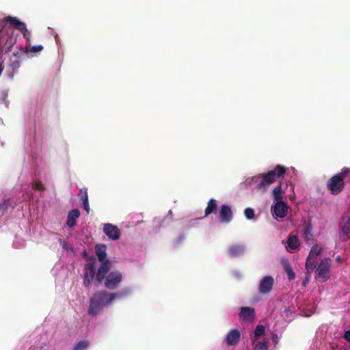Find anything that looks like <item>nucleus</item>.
I'll use <instances>...</instances> for the list:
<instances>
[{
	"instance_id": "obj_1",
	"label": "nucleus",
	"mask_w": 350,
	"mask_h": 350,
	"mask_svg": "<svg viewBox=\"0 0 350 350\" xmlns=\"http://www.w3.org/2000/svg\"><path fill=\"white\" fill-rule=\"evenodd\" d=\"M111 267L110 261L101 263L98 269L96 280L98 283L103 282L104 286L109 290H116L122 282V275L118 271H109Z\"/></svg>"
},
{
	"instance_id": "obj_2",
	"label": "nucleus",
	"mask_w": 350,
	"mask_h": 350,
	"mask_svg": "<svg viewBox=\"0 0 350 350\" xmlns=\"http://www.w3.org/2000/svg\"><path fill=\"white\" fill-rule=\"evenodd\" d=\"M123 292L108 293L102 290L94 293L90 299L88 312L91 316H96L104 308L109 306L116 299L123 297Z\"/></svg>"
},
{
	"instance_id": "obj_3",
	"label": "nucleus",
	"mask_w": 350,
	"mask_h": 350,
	"mask_svg": "<svg viewBox=\"0 0 350 350\" xmlns=\"http://www.w3.org/2000/svg\"><path fill=\"white\" fill-rule=\"evenodd\" d=\"M349 180L350 169L345 167L327 180V188L332 194L338 195L343 191L345 183Z\"/></svg>"
},
{
	"instance_id": "obj_4",
	"label": "nucleus",
	"mask_w": 350,
	"mask_h": 350,
	"mask_svg": "<svg viewBox=\"0 0 350 350\" xmlns=\"http://www.w3.org/2000/svg\"><path fill=\"white\" fill-rule=\"evenodd\" d=\"M287 170V167L281 165H277L273 170L262 175V178L257 185V188L258 189L266 188L275 183L277 179L280 180L284 176Z\"/></svg>"
},
{
	"instance_id": "obj_5",
	"label": "nucleus",
	"mask_w": 350,
	"mask_h": 350,
	"mask_svg": "<svg viewBox=\"0 0 350 350\" xmlns=\"http://www.w3.org/2000/svg\"><path fill=\"white\" fill-rule=\"evenodd\" d=\"M331 265L330 258H325L321 260L315 272V278L320 282H325L330 278Z\"/></svg>"
},
{
	"instance_id": "obj_6",
	"label": "nucleus",
	"mask_w": 350,
	"mask_h": 350,
	"mask_svg": "<svg viewBox=\"0 0 350 350\" xmlns=\"http://www.w3.org/2000/svg\"><path fill=\"white\" fill-rule=\"evenodd\" d=\"M89 262L84 266L83 285L85 287H89L91 282L96 278V273L95 270L96 258L92 257L88 259Z\"/></svg>"
},
{
	"instance_id": "obj_7",
	"label": "nucleus",
	"mask_w": 350,
	"mask_h": 350,
	"mask_svg": "<svg viewBox=\"0 0 350 350\" xmlns=\"http://www.w3.org/2000/svg\"><path fill=\"white\" fill-rule=\"evenodd\" d=\"M271 214L275 219L284 218L288 213V205L284 202H276L271 206Z\"/></svg>"
},
{
	"instance_id": "obj_8",
	"label": "nucleus",
	"mask_w": 350,
	"mask_h": 350,
	"mask_svg": "<svg viewBox=\"0 0 350 350\" xmlns=\"http://www.w3.org/2000/svg\"><path fill=\"white\" fill-rule=\"evenodd\" d=\"M274 284V279L271 275H267L263 277L259 282L258 292L262 295H267L269 293Z\"/></svg>"
},
{
	"instance_id": "obj_9",
	"label": "nucleus",
	"mask_w": 350,
	"mask_h": 350,
	"mask_svg": "<svg viewBox=\"0 0 350 350\" xmlns=\"http://www.w3.org/2000/svg\"><path fill=\"white\" fill-rule=\"evenodd\" d=\"M103 232L109 239L114 241L119 239L121 235L120 229L116 226L109 223L104 225Z\"/></svg>"
},
{
	"instance_id": "obj_10",
	"label": "nucleus",
	"mask_w": 350,
	"mask_h": 350,
	"mask_svg": "<svg viewBox=\"0 0 350 350\" xmlns=\"http://www.w3.org/2000/svg\"><path fill=\"white\" fill-rule=\"evenodd\" d=\"M219 217L221 223L228 224L233 218L232 211L230 206L223 204L219 210Z\"/></svg>"
},
{
	"instance_id": "obj_11",
	"label": "nucleus",
	"mask_w": 350,
	"mask_h": 350,
	"mask_svg": "<svg viewBox=\"0 0 350 350\" xmlns=\"http://www.w3.org/2000/svg\"><path fill=\"white\" fill-rule=\"evenodd\" d=\"M6 23H9L18 31L22 30L21 29L24 28V26L25 25V23L21 22L16 17L10 16L4 18L2 21H0V27L3 28Z\"/></svg>"
},
{
	"instance_id": "obj_12",
	"label": "nucleus",
	"mask_w": 350,
	"mask_h": 350,
	"mask_svg": "<svg viewBox=\"0 0 350 350\" xmlns=\"http://www.w3.org/2000/svg\"><path fill=\"white\" fill-rule=\"evenodd\" d=\"M95 252L100 264L106 261H109L108 259H106L107 246L105 244H97L95 247Z\"/></svg>"
},
{
	"instance_id": "obj_13",
	"label": "nucleus",
	"mask_w": 350,
	"mask_h": 350,
	"mask_svg": "<svg viewBox=\"0 0 350 350\" xmlns=\"http://www.w3.org/2000/svg\"><path fill=\"white\" fill-rule=\"evenodd\" d=\"M341 232L345 240L350 239V215L349 217L342 218L340 222Z\"/></svg>"
},
{
	"instance_id": "obj_14",
	"label": "nucleus",
	"mask_w": 350,
	"mask_h": 350,
	"mask_svg": "<svg viewBox=\"0 0 350 350\" xmlns=\"http://www.w3.org/2000/svg\"><path fill=\"white\" fill-rule=\"evenodd\" d=\"M239 340L240 332L238 329H232L228 333L226 337V340L228 345H236Z\"/></svg>"
},
{
	"instance_id": "obj_15",
	"label": "nucleus",
	"mask_w": 350,
	"mask_h": 350,
	"mask_svg": "<svg viewBox=\"0 0 350 350\" xmlns=\"http://www.w3.org/2000/svg\"><path fill=\"white\" fill-rule=\"evenodd\" d=\"M80 216V211L77 208L72 209L68 213L67 219L68 226L72 228L76 226V219Z\"/></svg>"
},
{
	"instance_id": "obj_16",
	"label": "nucleus",
	"mask_w": 350,
	"mask_h": 350,
	"mask_svg": "<svg viewBox=\"0 0 350 350\" xmlns=\"http://www.w3.org/2000/svg\"><path fill=\"white\" fill-rule=\"evenodd\" d=\"M245 249V247L243 245H234L230 247L228 250V253L231 257H239L243 254Z\"/></svg>"
},
{
	"instance_id": "obj_17",
	"label": "nucleus",
	"mask_w": 350,
	"mask_h": 350,
	"mask_svg": "<svg viewBox=\"0 0 350 350\" xmlns=\"http://www.w3.org/2000/svg\"><path fill=\"white\" fill-rule=\"evenodd\" d=\"M240 317L243 320H253L254 318V309L250 307H242Z\"/></svg>"
},
{
	"instance_id": "obj_18",
	"label": "nucleus",
	"mask_w": 350,
	"mask_h": 350,
	"mask_svg": "<svg viewBox=\"0 0 350 350\" xmlns=\"http://www.w3.org/2000/svg\"><path fill=\"white\" fill-rule=\"evenodd\" d=\"M284 193V191L282 188L281 182H280L278 185H277L272 191V198L275 202H282V199Z\"/></svg>"
},
{
	"instance_id": "obj_19",
	"label": "nucleus",
	"mask_w": 350,
	"mask_h": 350,
	"mask_svg": "<svg viewBox=\"0 0 350 350\" xmlns=\"http://www.w3.org/2000/svg\"><path fill=\"white\" fill-rule=\"evenodd\" d=\"M282 265L283 266V269L286 273L287 274L288 279L289 280H293L295 278V275L293 268L291 267L289 262L287 260H283L282 261Z\"/></svg>"
},
{
	"instance_id": "obj_20",
	"label": "nucleus",
	"mask_w": 350,
	"mask_h": 350,
	"mask_svg": "<svg viewBox=\"0 0 350 350\" xmlns=\"http://www.w3.org/2000/svg\"><path fill=\"white\" fill-rule=\"evenodd\" d=\"M217 211V201L214 199H211L208 202L207 206L205 209V215L204 217H207L211 214L216 213Z\"/></svg>"
},
{
	"instance_id": "obj_21",
	"label": "nucleus",
	"mask_w": 350,
	"mask_h": 350,
	"mask_svg": "<svg viewBox=\"0 0 350 350\" xmlns=\"http://www.w3.org/2000/svg\"><path fill=\"white\" fill-rule=\"evenodd\" d=\"M288 247L292 250H295L299 247V241L297 236L291 235L287 240Z\"/></svg>"
},
{
	"instance_id": "obj_22",
	"label": "nucleus",
	"mask_w": 350,
	"mask_h": 350,
	"mask_svg": "<svg viewBox=\"0 0 350 350\" xmlns=\"http://www.w3.org/2000/svg\"><path fill=\"white\" fill-rule=\"evenodd\" d=\"M323 247L322 246L319 245H314L311 248L308 256L310 258L317 259V256L323 252Z\"/></svg>"
},
{
	"instance_id": "obj_23",
	"label": "nucleus",
	"mask_w": 350,
	"mask_h": 350,
	"mask_svg": "<svg viewBox=\"0 0 350 350\" xmlns=\"http://www.w3.org/2000/svg\"><path fill=\"white\" fill-rule=\"evenodd\" d=\"M44 47L42 45H36V46H27L25 47V53L27 54L28 53H39L40 51H42L43 50Z\"/></svg>"
},
{
	"instance_id": "obj_24",
	"label": "nucleus",
	"mask_w": 350,
	"mask_h": 350,
	"mask_svg": "<svg viewBox=\"0 0 350 350\" xmlns=\"http://www.w3.org/2000/svg\"><path fill=\"white\" fill-rule=\"evenodd\" d=\"M315 260L316 259L310 258L309 256H308L306 261L305 267L308 272L313 271V270L316 267Z\"/></svg>"
},
{
	"instance_id": "obj_25",
	"label": "nucleus",
	"mask_w": 350,
	"mask_h": 350,
	"mask_svg": "<svg viewBox=\"0 0 350 350\" xmlns=\"http://www.w3.org/2000/svg\"><path fill=\"white\" fill-rule=\"evenodd\" d=\"M265 328L262 325H258L254 331V335L253 340H256L258 338L265 334Z\"/></svg>"
},
{
	"instance_id": "obj_26",
	"label": "nucleus",
	"mask_w": 350,
	"mask_h": 350,
	"mask_svg": "<svg viewBox=\"0 0 350 350\" xmlns=\"http://www.w3.org/2000/svg\"><path fill=\"white\" fill-rule=\"evenodd\" d=\"M78 196L79 198L80 201L81 202V204L88 202V195L87 188L81 189L78 193Z\"/></svg>"
},
{
	"instance_id": "obj_27",
	"label": "nucleus",
	"mask_w": 350,
	"mask_h": 350,
	"mask_svg": "<svg viewBox=\"0 0 350 350\" xmlns=\"http://www.w3.org/2000/svg\"><path fill=\"white\" fill-rule=\"evenodd\" d=\"M304 238L306 241H309L312 239L313 235L312 233V229L310 225H308L304 227V233H303Z\"/></svg>"
},
{
	"instance_id": "obj_28",
	"label": "nucleus",
	"mask_w": 350,
	"mask_h": 350,
	"mask_svg": "<svg viewBox=\"0 0 350 350\" xmlns=\"http://www.w3.org/2000/svg\"><path fill=\"white\" fill-rule=\"evenodd\" d=\"M90 345V342L88 340H82L76 344L73 347L72 350H84L87 349Z\"/></svg>"
},
{
	"instance_id": "obj_29",
	"label": "nucleus",
	"mask_w": 350,
	"mask_h": 350,
	"mask_svg": "<svg viewBox=\"0 0 350 350\" xmlns=\"http://www.w3.org/2000/svg\"><path fill=\"white\" fill-rule=\"evenodd\" d=\"M20 31L23 33V38L27 41H30V38L31 36V32L27 29L26 25L24 26V28L21 29Z\"/></svg>"
},
{
	"instance_id": "obj_30",
	"label": "nucleus",
	"mask_w": 350,
	"mask_h": 350,
	"mask_svg": "<svg viewBox=\"0 0 350 350\" xmlns=\"http://www.w3.org/2000/svg\"><path fill=\"white\" fill-rule=\"evenodd\" d=\"M244 215L247 219H252L254 217V211L252 208H246Z\"/></svg>"
},
{
	"instance_id": "obj_31",
	"label": "nucleus",
	"mask_w": 350,
	"mask_h": 350,
	"mask_svg": "<svg viewBox=\"0 0 350 350\" xmlns=\"http://www.w3.org/2000/svg\"><path fill=\"white\" fill-rule=\"evenodd\" d=\"M254 350H268V344L267 342H258L254 348Z\"/></svg>"
},
{
	"instance_id": "obj_32",
	"label": "nucleus",
	"mask_w": 350,
	"mask_h": 350,
	"mask_svg": "<svg viewBox=\"0 0 350 350\" xmlns=\"http://www.w3.org/2000/svg\"><path fill=\"white\" fill-rule=\"evenodd\" d=\"M33 189L39 191H43L45 189L44 186L43 185L42 183L40 180H36L34 182L33 185Z\"/></svg>"
},
{
	"instance_id": "obj_33",
	"label": "nucleus",
	"mask_w": 350,
	"mask_h": 350,
	"mask_svg": "<svg viewBox=\"0 0 350 350\" xmlns=\"http://www.w3.org/2000/svg\"><path fill=\"white\" fill-rule=\"evenodd\" d=\"M12 38L10 37V38H8L7 40H6V42H5V46H7V47L8 48V51H11V46L12 44Z\"/></svg>"
},
{
	"instance_id": "obj_34",
	"label": "nucleus",
	"mask_w": 350,
	"mask_h": 350,
	"mask_svg": "<svg viewBox=\"0 0 350 350\" xmlns=\"http://www.w3.org/2000/svg\"><path fill=\"white\" fill-rule=\"evenodd\" d=\"M271 339H272L273 342L275 345H277L278 343L279 339L278 338V336L275 334H273L271 335Z\"/></svg>"
},
{
	"instance_id": "obj_35",
	"label": "nucleus",
	"mask_w": 350,
	"mask_h": 350,
	"mask_svg": "<svg viewBox=\"0 0 350 350\" xmlns=\"http://www.w3.org/2000/svg\"><path fill=\"white\" fill-rule=\"evenodd\" d=\"M344 338L348 341L350 342V330L346 331L344 334Z\"/></svg>"
},
{
	"instance_id": "obj_36",
	"label": "nucleus",
	"mask_w": 350,
	"mask_h": 350,
	"mask_svg": "<svg viewBox=\"0 0 350 350\" xmlns=\"http://www.w3.org/2000/svg\"><path fill=\"white\" fill-rule=\"evenodd\" d=\"M82 205L83 206V208L87 212V213H89V212H90L89 201L86 202L85 203V202L83 203Z\"/></svg>"
},
{
	"instance_id": "obj_37",
	"label": "nucleus",
	"mask_w": 350,
	"mask_h": 350,
	"mask_svg": "<svg viewBox=\"0 0 350 350\" xmlns=\"http://www.w3.org/2000/svg\"><path fill=\"white\" fill-rule=\"evenodd\" d=\"M3 207L5 209H7V206H6V202H5L3 204H0V209Z\"/></svg>"
},
{
	"instance_id": "obj_38",
	"label": "nucleus",
	"mask_w": 350,
	"mask_h": 350,
	"mask_svg": "<svg viewBox=\"0 0 350 350\" xmlns=\"http://www.w3.org/2000/svg\"><path fill=\"white\" fill-rule=\"evenodd\" d=\"M83 256L85 258H88V253L85 251L83 252Z\"/></svg>"
},
{
	"instance_id": "obj_39",
	"label": "nucleus",
	"mask_w": 350,
	"mask_h": 350,
	"mask_svg": "<svg viewBox=\"0 0 350 350\" xmlns=\"http://www.w3.org/2000/svg\"><path fill=\"white\" fill-rule=\"evenodd\" d=\"M3 67L1 66H0V75H1L2 72H3Z\"/></svg>"
},
{
	"instance_id": "obj_40",
	"label": "nucleus",
	"mask_w": 350,
	"mask_h": 350,
	"mask_svg": "<svg viewBox=\"0 0 350 350\" xmlns=\"http://www.w3.org/2000/svg\"><path fill=\"white\" fill-rule=\"evenodd\" d=\"M0 124L3 125V120L0 118Z\"/></svg>"
},
{
	"instance_id": "obj_41",
	"label": "nucleus",
	"mask_w": 350,
	"mask_h": 350,
	"mask_svg": "<svg viewBox=\"0 0 350 350\" xmlns=\"http://www.w3.org/2000/svg\"><path fill=\"white\" fill-rule=\"evenodd\" d=\"M55 38L56 41H57V36H55Z\"/></svg>"
},
{
	"instance_id": "obj_42",
	"label": "nucleus",
	"mask_w": 350,
	"mask_h": 350,
	"mask_svg": "<svg viewBox=\"0 0 350 350\" xmlns=\"http://www.w3.org/2000/svg\"><path fill=\"white\" fill-rule=\"evenodd\" d=\"M14 64H18L19 63H18V62H15Z\"/></svg>"
},
{
	"instance_id": "obj_43",
	"label": "nucleus",
	"mask_w": 350,
	"mask_h": 350,
	"mask_svg": "<svg viewBox=\"0 0 350 350\" xmlns=\"http://www.w3.org/2000/svg\"><path fill=\"white\" fill-rule=\"evenodd\" d=\"M306 281L304 282V285H306Z\"/></svg>"
},
{
	"instance_id": "obj_44",
	"label": "nucleus",
	"mask_w": 350,
	"mask_h": 350,
	"mask_svg": "<svg viewBox=\"0 0 350 350\" xmlns=\"http://www.w3.org/2000/svg\"><path fill=\"white\" fill-rule=\"evenodd\" d=\"M29 350H34V349H29Z\"/></svg>"
}]
</instances>
